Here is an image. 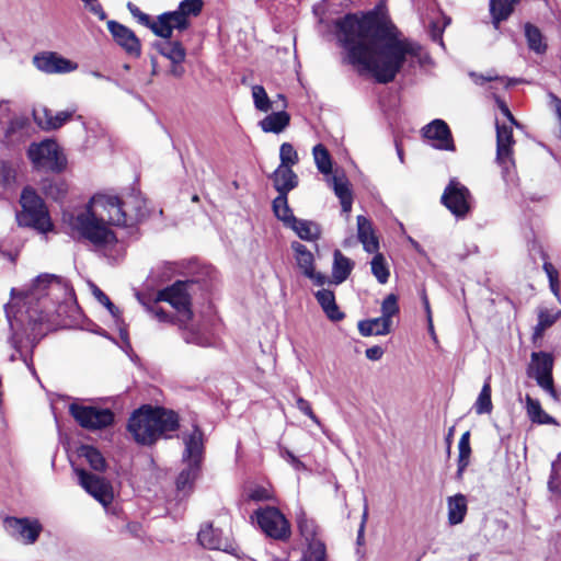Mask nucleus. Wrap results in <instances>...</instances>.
Wrapping results in <instances>:
<instances>
[{"instance_id":"obj_1","label":"nucleus","mask_w":561,"mask_h":561,"mask_svg":"<svg viewBox=\"0 0 561 561\" xmlns=\"http://www.w3.org/2000/svg\"><path fill=\"white\" fill-rule=\"evenodd\" d=\"M335 35L346 50V61L360 73L369 72L379 83L393 81L407 61L420 59L422 47L400 37L397 27L369 13L346 14L334 22Z\"/></svg>"},{"instance_id":"obj_2","label":"nucleus","mask_w":561,"mask_h":561,"mask_svg":"<svg viewBox=\"0 0 561 561\" xmlns=\"http://www.w3.org/2000/svg\"><path fill=\"white\" fill-rule=\"evenodd\" d=\"M124 202L117 196L96 194L85 209L70 219V227L99 250H110L117 243L110 226H127Z\"/></svg>"},{"instance_id":"obj_3","label":"nucleus","mask_w":561,"mask_h":561,"mask_svg":"<svg viewBox=\"0 0 561 561\" xmlns=\"http://www.w3.org/2000/svg\"><path fill=\"white\" fill-rule=\"evenodd\" d=\"M178 426V415L173 411L145 405L130 415L127 430L138 444L151 445Z\"/></svg>"},{"instance_id":"obj_4","label":"nucleus","mask_w":561,"mask_h":561,"mask_svg":"<svg viewBox=\"0 0 561 561\" xmlns=\"http://www.w3.org/2000/svg\"><path fill=\"white\" fill-rule=\"evenodd\" d=\"M182 438L184 444L182 459L186 467L176 479L180 491L192 488L198 477L204 454V434L197 426H194L191 433H184Z\"/></svg>"},{"instance_id":"obj_5","label":"nucleus","mask_w":561,"mask_h":561,"mask_svg":"<svg viewBox=\"0 0 561 561\" xmlns=\"http://www.w3.org/2000/svg\"><path fill=\"white\" fill-rule=\"evenodd\" d=\"M20 204L22 210L16 215L20 226L31 227L43 233L51 230L53 224L48 210L34 188L30 186L24 187Z\"/></svg>"},{"instance_id":"obj_6","label":"nucleus","mask_w":561,"mask_h":561,"mask_svg":"<svg viewBox=\"0 0 561 561\" xmlns=\"http://www.w3.org/2000/svg\"><path fill=\"white\" fill-rule=\"evenodd\" d=\"M202 9V0H183L175 11L164 12L159 15L151 25V31L162 38H170L174 28L180 31L186 30L190 25L188 19L197 16Z\"/></svg>"},{"instance_id":"obj_7","label":"nucleus","mask_w":561,"mask_h":561,"mask_svg":"<svg viewBox=\"0 0 561 561\" xmlns=\"http://www.w3.org/2000/svg\"><path fill=\"white\" fill-rule=\"evenodd\" d=\"M27 157L36 170L59 173L67 165V159L58 144L50 139L31 144L27 149Z\"/></svg>"},{"instance_id":"obj_8","label":"nucleus","mask_w":561,"mask_h":561,"mask_svg":"<svg viewBox=\"0 0 561 561\" xmlns=\"http://www.w3.org/2000/svg\"><path fill=\"white\" fill-rule=\"evenodd\" d=\"M253 517L267 537L278 541H286L290 538V524L278 508L274 506L261 507L254 512Z\"/></svg>"},{"instance_id":"obj_9","label":"nucleus","mask_w":561,"mask_h":561,"mask_svg":"<svg viewBox=\"0 0 561 561\" xmlns=\"http://www.w3.org/2000/svg\"><path fill=\"white\" fill-rule=\"evenodd\" d=\"M69 412L76 422L89 431L106 428L114 423L115 415L112 410L92 405L71 403Z\"/></svg>"},{"instance_id":"obj_10","label":"nucleus","mask_w":561,"mask_h":561,"mask_svg":"<svg viewBox=\"0 0 561 561\" xmlns=\"http://www.w3.org/2000/svg\"><path fill=\"white\" fill-rule=\"evenodd\" d=\"M553 358L545 352H534L527 369V375L537 381V385L556 398L552 378Z\"/></svg>"},{"instance_id":"obj_11","label":"nucleus","mask_w":561,"mask_h":561,"mask_svg":"<svg viewBox=\"0 0 561 561\" xmlns=\"http://www.w3.org/2000/svg\"><path fill=\"white\" fill-rule=\"evenodd\" d=\"M470 199L469 190L457 180H450L442 195V203L458 218L469 213Z\"/></svg>"},{"instance_id":"obj_12","label":"nucleus","mask_w":561,"mask_h":561,"mask_svg":"<svg viewBox=\"0 0 561 561\" xmlns=\"http://www.w3.org/2000/svg\"><path fill=\"white\" fill-rule=\"evenodd\" d=\"M159 301L169 302L180 313L179 321H190L193 312L190 308V296L186 290V283L176 282L172 286L167 287L158 293Z\"/></svg>"},{"instance_id":"obj_13","label":"nucleus","mask_w":561,"mask_h":561,"mask_svg":"<svg viewBox=\"0 0 561 561\" xmlns=\"http://www.w3.org/2000/svg\"><path fill=\"white\" fill-rule=\"evenodd\" d=\"M33 65L37 70L47 73H70L78 69V64L56 51H42L33 57Z\"/></svg>"},{"instance_id":"obj_14","label":"nucleus","mask_w":561,"mask_h":561,"mask_svg":"<svg viewBox=\"0 0 561 561\" xmlns=\"http://www.w3.org/2000/svg\"><path fill=\"white\" fill-rule=\"evenodd\" d=\"M80 485L102 505H108L113 500L111 484L103 478L84 469H76Z\"/></svg>"},{"instance_id":"obj_15","label":"nucleus","mask_w":561,"mask_h":561,"mask_svg":"<svg viewBox=\"0 0 561 561\" xmlns=\"http://www.w3.org/2000/svg\"><path fill=\"white\" fill-rule=\"evenodd\" d=\"M4 526L12 537L25 545L34 543L42 531L41 524L28 518L8 517L4 519Z\"/></svg>"},{"instance_id":"obj_16","label":"nucleus","mask_w":561,"mask_h":561,"mask_svg":"<svg viewBox=\"0 0 561 561\" xmlns=\"http://www.w3.org/2000/svg\"><path fill=\"white\" fill-rule=\"evenodd\" d=\"M513 125L496 123V161L505 170L508 169L513 161Z\"/></svg>"},{"instance_id":"obj_17","label":"nucleus","mask_w":561,"mask_h":561,"mask_svg":"<svg viewBox=\"0 0 561 561\" xmlns=\"http://www.w3.org/2000/svg\"><path fill=\"white\" fill-rule=\"evenodd\" d=\"M107 28L112 34L115 43L121 46L128 55L134 57L140 56V42L130 28L116 21H108Z\"/></svg>"},{"instance_id":"obj_18","label":"nucleus","mask_w":561,"mask_h":561,"mask_svg":"<svg viewBox=\"0 0 561 561\" xmlns=\"http://www.w3.org/2000/svg\"><path fill=\"white\" fill-rule=\"evenodd\" d=\"M423 136L435 141L433 146L440 150H455L448 125L442 119H434L423 128Z\"/></svg>"},{"instance_id":"obj_19","label":"nucleus","mask_w":561,"mask_h":561,"mask_svg":"<svg viewBox=\"0 0 561 561\" xmlns=\"http://www.w3.org/2000/svg\"><path fill=\"white\" fill-rule=\"evenodd\" d=\"M357 237L368 253H375L379 249V242L375 236L370 220L365 216H357Z\"/></svg>"},{"instance_id":"obj_20","label":"nucleus","mask_w":561,"mask_h":561,"mask_svg":"<svg viewBox=\"0 0 561 561\" xmlns=\"http://www.w3.org/2000/svg\"><path fill=\"white\" fill-rule=\"evenodd\" d=\"M124 202L125 214L127 215V226L141 220L147 215L146 201L139 194L128 195Z\"/></svg>"},{"instance_id":"obj_21","label":"nucleus","mask_w":561,"mask_h":561,"mask_svg":"<svg viewBox=\"0 0 561 561\" xmlns=\"http://www.w3.org/2000/svg\"><path fill=\"white\" fill-rule=\"evenodd\" d=\"M273 182L279 194H288L298 185V178L290 167L278 165L273 173Z\"/></svg>"},{"instance_id":"obj_22","label":"nucleus","mask_w":561,"mask_h":561,"mask_svg":"<svg viewBox=\"0 0 561 561\" xmlns=\"http://www.w3.org/2000/svg\"><path fill=\"white\" fill-rule=\"evenodd\" d=\"M289 123L290 115L282 110L266 115L259 122V126L264 133L280 134L289 126Z\"/></svg>"},{"instance_id":"obj_23","label":"nucleus","mask_w":561,"mask_h":561,"mask_svg":"<svg viewBox=\"0 0 561 561\" xmlns=\"http://www.w3.org/2000/svg\"><path fill=\"white\" fill-rule=\"evenodd\" d=\"M316 298L323 312L331 321L336 322L344 318V313L340 311L335 302V296L332 290L320 289L316 293Z\"/></svg>"},{"instance_id":"obj_24","label":"nucleus","mask_w":561,"mask_h":561,"mask_svg":"<svg viewBox=\"0 0 561 561\" xmlns=\"http://www.w3.org/2000/svg\"><path fill=\"white\" fill-rule=\"evenodd\" d=\"M353 267L354 262L346 257L340 250H335L333 254L331 283L335 285L343 283L350 276Z\"/></svg>"},{"instance_id":"obj_25","label":"nucleus","mask_w":561,"mask_h":561,"mask_svg":"<svg viewBox=\"0 0 561 561\" xmlns=\"http://www.w3.org/2000/svg\"><path fill=\"white\" fill-rule=\"evenodd\" d=\"M448 523L458 525L463 522L468 506L463 494H456L447 499Z\"/></svg>"},{"instance_id":"obj_26","label":"nucleus","mask_w":561,"mask_h":561,"mask_svg":"<svg viewBox=\"0 0 561 561\" xmlns=\"http://www.w3.org/2000/svg\"><path fill=\"white\" fill-rule=\"evenodd\" d=\"M519 1L520 0H490V13L495 28L500 27L502 21L510 18Z\"/></svg>"},{"instance_id":"obj_27","label":"nucleus","mask_w":561,"mask_h":561,"mask_svg":"<svg viewBox=\"0 0 561 561\" xmlns=\"http://www.w3.org/2000/svg\"><path fill=\"white\" fill-rule=\"evenodd\" d=\"M154 44L156 49L171 62H183L186 57V51L180 42H171L169 38Z\"/></svg>"},{"instance_id":"obj_28","label":"nucleus","mask_w":561,"mask_h":561,"mask_svg":"<svg viewBox=\"0 0 561 561\" xmlns=\"http://www.w3.org/2000/svg\"><path fill=\"white\" fill-rule=\"evenodd\" d=\"M288 228L293 229L297 236L306 241H316L319 239L321 230L318 224L310 220L296 218Z\"/></svg>"},{"instance_id":"obj_29","label":"nucleus","mask_w":561,"mask_h":561,"mask_svg":"<svg viewBox=\"0 0 561 561\" xmlns=\"http://www.w3.org/2000/svg\"><path fill=\"white\" fill-rule=\"evenodd\" d=\"M199 543L213 550L224 549L222 540L219 530L215 529L211 525L207 524L201 528L197 535Z\"/></svg>"},{"instance_id":"obj_30","label":"nucleus","mask_w":561,"mask_h":561,"mask_svg":"<svg viewBox=\"0 0 561 561\" xmlns=\"http://www.w3.org/2000/svg\"><path fill=\"white\" fill-rule=\"evenodd\" d=\"M297 526L300 535L304 537L307 543H312L313 541H321L318 539V526L316 522L311 518H308L304 511H300L297 514Z\"/></svg>"},{"instance_id":"obj_31","label":"nucleus","mask_w":561,"mask_h":561,"mask_svg":"<svg viewBox=\"0 0 561 561\" xmlns=\"http://www.w3.org/2000/svg\"><path fill=\"white\" fill-rule=\"evenodd\" d=\"M525 401H526L527 415L531 420V422L538 423V424H553L554 423L553 417L550 416L549 414H547L542 410L540 402L538 400L533 399L529 394H527L525 398Z\"/></svg>"},{"instance_id":"obj_32","label":"nucleus","mask_w":561,"mask_h":561,"mask_svg":"<svg viewBox=\"0 0 561 561\" xmlns=\"http://www.w3.org/2000/svg\"><path fill=\"white\" fill-rule=\"evenodd\" d=\"M180 328L182 330V336L184 341L188 344H195L198 346H208L210 345L209 339L199 331V329L194 325H188V321H179Z\"/></svg>"},{"instance_id":"obj_33","label":"nucleus","mask_w":561,"mask_h":561,"mask_svg":"<svg viewBox=\"0 0 561 561\" xmlns=\"http://www.w3.org/2000/svg\"><path fill=\"white\" fill-rule=\"evenodd\" d=\"M525 36L527 39V44L529 49L534 50L537 54H543L547 49V44L543 41V36L540 30L530 24H525Z\"/></svg>"},{"instance_id":"obj_34","label":"nucleus","mask_w":561,"mask_h":561,"mask_svg":"<svg viewBox=\"0 0 561 561\" xmlns=\"http://www.w3.org/2000/svg\"><path fill=\"white\" fill-rule=\"evenodd\" d=\"M273 210L275 216L283 221L286 227L296 219L288 205L287 194H278L273 201Z\"/></svg>"},{"instance_id":"obj_35","label":"nucleus","mask_w":561,"mask_h":561,"mask_svg":"<svg viewBox=\"0 0 561 561\" xmlns=\"http://www.w3.org/2000/svg\"><path fill=\"white\" fill-rule=\"evenodd\" d=\"M312 156L314 163L320 173L328 175L332 172V160L328 149L322 145L318 144L312 149Z\"/></svg>"},{"instance_id":"obj_36","label":"nucleus","mask_w":561,"mask_h":561,"mask_svg":"<svg viewBox=\"0 0 561 561\" xmlns=\"http://www.w3.org/2000/svg\"><path fill=\"white\" fill-rule=\"evenodd\" d=\"M458 477H461L465 469L468 467L470 462L471 447H470V432H465L458 443Z\"/></svg>"},{"instance_id":"obj_37","label":"nucleus","mask_w":561,"mask_h":561,"mask_svg":"<svg viewBox=\"0 0 561 561\" xmlns=\"http://www.w3.org/2000/svg\"><path fill=\"white\" fill-rule=\"evenodd\" d=\"M43 193L54 201L62 199L68 191V186L65 181L58 180H44L42 183Z\"/></svg>"},{"instance_id":"obj_38","label":"nucleus","mask_w":561,"mask_h":561,"mask_svg":"<svg viewBox=\"0 0 561 561\" xmlns=\"http://www.w3.org/2000/svg\"><path fill=\"white\" fill-rule=\"evenodd\" d=\"M291 248L295 251L297 264L302 273H311L313 268V254L299 242H293Z\"/></svg>"},{"instance_id":"obj_39","label":"nucleus","mask_w":561,"mask_h":561,"mask_svg":"<svg viewBox=\"0 0 561 561\" xmlns=\"http://www.w3.org/2000/svg\"><path fill=\"white\" fill-rule=\"evenodd\" d=\"M493 409L492 400H491V386H490V377L485 380L478 399L474 403V410L477 414H486L491 413Z\"/></svg>"},{"instance_id":"obj_40","label":"nucleus","mask_w":561,"mask_h":561,"mask_svg":"<svg viewBox=\"0 0 561 561\" xmlns=\"http://www.w3.org/2000/svg\"><path fill=\"white\" fill-rule=\"evenodd\" d=\"M81 455L87 459L92 469L96 471L105 470L106 462L102 454L92 446H83Z\"/></svg>"},{"instance_id":"obj_41","label":"nucleus","mask_w":561,"mask_h":561,"mask_svg":"<svg viewBox=\"0 0 561 561\" xmlns=\"http://www.w3.org/2000/svg\"><path fill=\"white\" fill-rule=\"evenodd\" d=\"M375 253L376 254L370 262L371 273L380 284H386L389 278V268L387 262L382 254L377 252Z\"/></svg>"},{"instance_id":"obj_42","label":"nucleus","mask_w":561,"mask_h":561,"mask_svg":"<svg viewBox=\"0 0 561 561\" xmlns=\"http://www.w3.org/2000/svg\"><path fill=\"white\" fill-rule=\"evenodd\" d=\"M252 98L254 106L257 111L267 113L270 110H272L273 102L268 98L264 87L253 85Z\"/></svg>"},{"instance_id":"obj_43","label":"nucleus","mask_w":561,"mask_h":561,"mask_svg":"<svg viewBox=\"0 0 561 561\" xmlns=\"http://www.w3.org/2000/svg\"><path fill=\"white\" fill-rule=\"evenodd\" d=\"M560 317L561 310L557 312H551L548 309H540L538 312V323L535 328L536 334H540L541 332L553 325Z\"/></svg>"},{"instance_id":"obj_44","label":"nucleus","mask_w":561,"mask_h":561,"mask_svg":"<svg viewBox=\"0 0 561 561\" xmlns=\"http://www.w3.org/2000/svg\"><path fill=\"white\" fill-rule=\"evenodd\" d=\"M55 113L45 107L41 106L33 111V117L36 124L44 130H53V124Z\"/></svg>"},{"instance_id":"obj_45","label":"nucleus","mask_w":561,"mask_h":561,"mask_svg":"<svg viewBox=\"0 0 561 561\" xmlns=\"http://www.w3.org/2000/svg\"><path fill=\"white\" fill-rule=\"evenodd\" d=\"M279 159L283 167H293L298 163L299 158L296 149L289 142H284L279 148Z\"/></svg>"},{"instance_id":"obj_46","label":"nucleus","mask_w":561,"mask_h":561,"mask_svg":"<svg viewBox=\"0 0 561 561\" xmlns=\"http://www.w3.org/2000/svg\"><path fill=\"white\" fill-rule=\"evenodd\" d=\"M399 312L398 298L396 295H388L381 304V317L392 324V317Z\"/></svg>"},{"instance_id":"obj_47","label":"nucleus","mask_w":561,"mask_h":561,"mask_svg":"<svg viewBox=\"0 0 561 561\" xmlns=\"http://www.w3.org/2000/svg\"><path fill=\"white\" fill-rule=\"evenodd\" d=\"M16 169L13 164L1 161L0 162V183L8 186L15 182Z\"/></svg>"},{"instance_id":"obj_48","label":"nucleus","mask_w":561,"mask_h":561,"mask_svg":"<svg viewBox=\"0 0 561 561\" xmlns=\"http://www.w3.org/2000/svg\"><path fill=\"white\" fill-rule=\"evenodd\" d=\"M92 293L95 299L102 304L113 317H117L119 313L118 308L110 300V298L95 285L92 286Z\"/></svg>"},{"instance_id":"obj_49","label":"nucleus","mask_w":561,"mask_h":561,"mask_svg":"<svg viewBox=\"0 0 561 561\" xmlns=\"http://www.w3.org/2000/svg\"><path fill=\"white\" fill-rule=\"evenodd\" d=\"M331 182H332L334 193L339 197V199L352 196L351 190L348 187V183L344 178L334 175L331 179Z\"/></svg>"},{"instance_id":"obj_50","label":"nucleus","mask_w":561,"mask_h":561,"mask_svg":"<svg viewBox=\"0 0 561 561\" xmlns=\"http://www.w3.org/2000/svg\"><path fill=\"white\" fill-rule=\"evenodd\" d=\"M56 276L55 275H50V274H44V275H39L35 282H34V285H33V296L34 297H39L41 295H43V293L46 290V288L48 287L49 284H51L54 280H56Z\"/></svg>"},{"instance_id":"obj_51","label":"nucleus","mask_w":561,"mask_h":561,"mask_svg":"<svg viewBox=\"0 0 561 561\" xmlns=\"http://www.w3.org/2000/svg\"><path fill=\"white\" fill-rule=\"evenodd\" d=\"M379 335H386L391 331V323L383 319L381 316L367 320Z\"/></svg>"},{"instance_id":"obj_52","label":"nucleus","mask_w":561,"mask_h":561,"mask_svg":"<svg viewBox=\"0 0 561 561\" xmlns=\"http://www.w3.org/2000/svg\"><path fill=\"white\" fill-rule=\"evenodd\" d=\"M296 407L300 412H302L305 415H307L313 423H316L317 425H320V420L313 413L311 404L306 399H304L301 397L297 398Z\"/></svg>"},{"instance_id":"obj_53","label":"nucleus","mask_w":561,"mask_h":561,"mask_svg":"<svg viewBox=\"0 0 561 561\" xmlns=\"http://www.w3.org/2000/svg\"><path fill=\"white\" fill-rule=\"evenodd\" d=\"M127 9L129 11V13L138 20L139 23H141L142 25H146L148 27L151 28V25L154 23V22H151L150 20V16L144 12H141L139 10V8L137 5H135L134 3L131 2H128L127 3Z\"/></svg>"},{"instance_id":"obj_54","label":"nucleus","mask_w":561,"mask_h":561,"mask_svg":"<svg viewBox=\"0 0 561 561\" xmlns=\"http://www.w3.org/2000/svg\"><path fill=\"white\" fill-rule=\"evenodd\" d=\"M75 112L76 111L72 108V110H65V111L55 113L53 124L50 125V126H53V130L60 128L64 124H66L69 119H71Z\"/></svg>"},{"instance_id":"obj_55","label":"nucleus","mask_w":561,"mask_h":561,"mask_svg":"<svg viewBox=\"0 0 561 561\" xmlns=\"http://www.w3.org/2000/svg\"><path fill=\"white\" fill-rule=\"evenodd\" d=\"M84 8L88 9L92 14L98 16L100 20L106 18V13L98 0H81Z\"/></svg>"},{"instance_id":"obj_56","label":"nucleus","mask_w":561,"mask_h":561,"mask_svg":"<svg viewBox=\"0 0 561 561\" xmlns=\"http://www.w3.org/2000/svg\"><path fill=\"white\" fill-rule=\"evenodd\" d=\"M27 125V119L24 117H14L10 121L9 126L7 127L5 134L7 137L13 136L15 133L24 129Z\"/></svg>"},{"instance_id":"obj_57","label":"nucleus","mask_w":561,"mask_h":561,"mask_svg":"<svg viewBox=\"0 0 561 561\" xmlns=\"http://www.w3.org/2000/svg\"><path fill=\"white\" fill-rule=\"evenodd\" d=\"M11 346L15 350L16 353H20V359H22L32 370V373H35V369L34 367H32L30 364H28V360H27V357L23 354L22 350H21V341L16 337L15 333H13L11 336H10V340H9Z\"/></svg>"},{"instance_id":"obj_58","label":"nucleus","mask_w":561,"mask_h":561,"mask_svg":"<svg viewBox=\"0 0 561 561\" xmlns=\"http://www.w3.org/2000/svg\"><path fill=\"white\" fill-rule=\"evenodd\" d=\"M11 346L15 350L16 353H20V359H22L32 370V373H35V369L34 367H32L30 364H28V360H27V357L23 354L22 350H21V341L16 337L15 333H13L11 336H10V340H9Z\"/></svg>"},{"instance_id":"obj_59","label":"nucleus","mask_w":561,"mask_h":561,"mask_svg":"<svg viewBox=\"0 0 561 561\" xmlns=\"http://www.w3.org/2000/svg\"><path fill=\"white\" fill-rule=\"evenodd\" d=\"M367 518H368V505H367V502L365 501L362 520H360V525H359L358 533H357V542L359 545L364 540V533H365V526H366Z\"/></svg>"},{"instance_id":"obj_60","label":"nucleus","mask_w":561,"mask_h":561,"mask_svg":"<svg viewBox=\"0 0 561 561\" xmlns=\"http://www.w3.org/2000/svg\"><path fill=\"white\" fill-rule=\"evenodd\" d=\"M470 77L473 80V82L476 84H479V85H482L485 82H490V81H493V80H503V78H499L496 76H491V75L483 76V75H478L476 72H470Z\"/></svg>"},{"instance_id":"obj_61","label":"nucleus","mask_w":561,"mask_h":561,"mask_svg":"<svg viewBox=\"0 0 561 561\" xmlns=\"http://www.w3.org/2000/svg\"><path fill=\"white\" fill-rule=\"evenodd\" d=\"M304 275L310 278L318 286H322L328 282V277L321 273H317L314 268L311 270V273L307 272Z\"/></svg>"},{"instance_id":"obj_62","label":"nucleus","mask_w":561,"mask_h":561,"mask_svg":"<svg viewBox=\"0 0 561 561\" xmlns=\"http://www.w3.org/2000/svg\"><path fill=\"white\" fill-rule=\"evenodd\" d=\"M365 355L370 360H378L383 355V348L378 345L371 346L366 350Z\"/></svg>"},{"instance_id":"obj_63","label":"nucleus","mask_w":561,"mask_h":561,"mask_svg":"<svg viewBox=\"0 0 561 561\" xmlns=\"http://www.w3.org/2000/svg\"><path fill=\"white\" fill-rule=\"evenodd\" d=\"M358 331L363 336L379 335L367 320L358 322Z\"/></svg>"},{"instance_id":"obj_64","label":"nucleus","mask_w":561,"mask_h":561,"mask_svg":"<svg viewBox=\"0 0 561 561\" xmlns=\"http://www.w3.org/2000/svg\"><path fill=\"white\" fill-rule=\"evenodd\" d=\"M285 457L296 470L306 469L304 462H301L291 451L286 450Z\"/></svg>"}]
</instances>
